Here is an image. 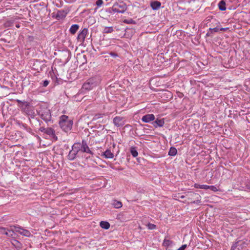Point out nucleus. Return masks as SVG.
<instances>
[{
  "label": "nucleus",
  "mask_w": 250,
  "mask_h": 250,
  "mask_svg": "<svg viewBox=\"0 0 250 250\" xmlns=\"http://www.w3.org/2000/svg\"><path fill=\"white\" fill-rule=\"evenodd\" d=\"M101 78L99 76L91 77L87 80L83 84L80 90L79 94H85L99 85L101 83Z\"/></svg>",
  "instance_id": "f257e3e1"
},
{
  "label": "nucleus",
  "mask_w": 250,
  "mask_h": 250,
  "mask_svg": "<svg viewBox=\"0 0 250 250\" xmlns=\"http://www.w3.org/2000/svg\"><path fill=\"white\" fill-rule=\"evenodd\" d=\"M59 125L61 128L65 132L70 131L73 125V120L66 115H62L60 118Z\"/></svg>",
  "instance_id": "f03ea898"
},
{
  "label": "nucleus",
  "mask_w": 250,
  "mask_h": 250,
  "mask_svg": "<svg viewBox=\"0 0 250 250\" xmlns=\"http://www.w3.org/2000/svg\"><path fill=\"white\" fill-rule=\"evenodd\" d=\"M187 199L186 202L190 203L191 204H199L201 203V197L196 193L189 191L186 193Z\"/></svg>",
  "instance_id": "7ed1b4c3"
},
{
  "label": "nucleus",
  "mask_w": 250,
  "mask_h": 250,
  "mask_svg": "<svg viewBox=\"0 0 250 250\" xmlns=\"http://www.w3.org/2000/svg\"><path fill=\"white\" fill-rule=\"evenodd\" d=\"M126 10V4L123 2L115 3L111 7V10L114 13H124Z\"/></svg>",
  "instance_id": "20e7f679"
},
{
  "label": "nucleus",
  "mask_w": 250,
  "mask_h": 250,
  "mask_svg": "<svg viewBox=\"0 0 250 250\" xmlns=\"http://www.w3.org/2000/svg\"><path fill=\"white\" fill-rule=\"evenodd\" d=\"M78 146H80V143H76L72 146V149L69 151L67 156L68 160L72 161L76 158L77 154L80 151V149Z\"/></svg>",
  "instance_id": "39448f33"
},
{
  "label": "nucleus",
  "mask_w": 250,
  "mask_h": 250,
  "mask_svg": "<svg viewBox=\"0 0 250 250\" xmlns=\"http://www.w3.org/2000/svg\"><path fill=\"white\" fill-rule=\"evenodd\" d=\"M39 114L45 122H47L51 119V115L50 110L47 108L42 109L39 112Z\"/></svg>",
  "instance_id": "423d86ee"
},
{
  "label": "nucleus",
  "mask_w": 250,
  "mask_h": 250,
  "mask_svg": "<svg viewBox=\"0 0 250 250\" xmlns=\"http://www.w3.org/2000/svg\"><path fill=\"white\" fill-rule=\"evenodd\" d=\"M12 229L13 231L18 232L20 234L26 237H29L32 236L31 233L28 230L25 229L21 227L14 226L12 227Z\"/></svg>",
  "instance_id": "0eeeda50"
},
{
  "label": "nucleus",
  "mask_w": 250,
  "mask_h": 250,
  "mask_svg": "<svg viewBox=\"0 0 250 250\" xmlns=\"http://www.w3.org/2000/svg\"><path fill=\"white\" fill-rule=\"evenodd\" d=\"M71 56V52L68 49L62 50L61 54V60L65 63L68 62L70 59Z\"/></svg>",
  "instance_id": "6e6552de"
},
{
  "label": "nucleus",
  "mask_w": 250,
  "mask_h": 250,
  "mask_svg": "<svg viewBox=\"0 0 250 250\" xmlns=\"http://www.w3.org/2000/svg\"><path fill=\"white\" fill-rule=\"evenodd\" d=\"M79 146L80 151H82L83 152H85L87 153L90 154L91 155L93 154V153L90 150V148H89L88 145H87L86 142L84 140H83L82 141V143H80V146Z\"/></svg>",
  "instance_id": "1a4fd4ad"
},
{
  "label": "nucleus",
  "mask_w": 250,
  "mask_h": 250,
  "mask_svg": "<svg viewBox=\"0 0 250 250\" xmlns=\"http://www.w3.org/2000/svg\"><path fill=\"white\" fill-rule=\"evenodd\" d=\"M113 122L114 125L117 127H121L125 124V118L120 116H116L113 118Z\"/></svg>",
  "instance_id": "9d476101"
},
{
  "label": "nucleus",
  "mask_w": 250,
  "mask_h": 250,
  "mask_svg": "<svg viewBox=\"0 0 250 250\" xmlns=\"http://www.w3.org/2000/svg\"><path fill=\"white\" fill-rule=\"evenodd\" d=\"M88 33V29L87 28H83L81 31L77 36L78 41L81 43H83L85 40L86 36Z\"/></svg>",
  "instance_id": "9b49d317"
},
{
  "label": "nucleus",
  "mask_w": 250,
  "mask_h": 250,
  "mask_svg": "<svg viewBox=\"0 0 250 250\" xmlns=\"http://www.w3.org/2000/svg\"><path fill=\"white\" fill-rule=\"evenodd\" d=\"M19 18L17 16H14L7 20L4 23L5 27H11L13 25V23Z\"/></svg>",
  "instance_id": "f8f14e48"
},
{
  "label": "nucleus",
  "mask_w": 250,
  "mask_h": 250,
  "mask_svg": "<svg viewBox=\"0 0 250 250\" xmlns=\"http://www.w3.org/2000/svg\"><path fill=\"white\" fill-rule=\"evenodd\" d=\"M155 120V116L153 114H146L142 118V121L144 123H148Z\"/></svg>",
  "instance_id": "ddd939ff"
},
{
  "label": "nucleus",
  "mask_w": 250,
  "mask_h": 250,
  "mask_svg": "<svg viewBox=\"0 0 250 250\" xmlns=\"http://www.w3.org/2000/svg\"><path fill=\"white\" fill-rule=\"evenodd\" d=\"M152 124L155 128L163 127L165 124V120L164 118L161 119H157L155 121L152 123Z\"/></svg>",
  "instance_id": "4468645a"
},
{
  "label": "nucleus",
  "mask_w": 250,
  "mask_h": 250,
  "mask_svg": "<svg viewBox=\"0 0 250 250\" xmlns=\"http://www.w3.org/2000/svg\"><path fill=\"white\" fill-rule=\"evenodd\" d=\"M44 132L51 136L52 137H56V140H57V137L55 134V131L52 128H47L43 129Z\"/></svg>",
  "instance_id": "2eb2a0df"
},
{
  "label": "nucleus",
  "mask_w": 250,
  "mask_h": 250,
  "mask_svg": "<svg viewBox=\"0 0 250 250\" xmlns=\"http://www.w3.org/2000/svg\"><path fill=\"white\" fill-rule=\"evenodd\" d=\"M67 14V12L64 10L59 11L56 15V18L58 19H62L64 18Z\"/></svg>",
  "instance_id": "dca6fc26"
},
{
  "label": "nucleus",
  "mask_w": 250,
  "mask_h": 250,
  "mask_svg": "<svg viewBox=\"0 0 250 250\" xmlns=\"http://www.w3.org/2000/svg\"><path fill=\"white\" fill-rule=\"evenodd\" d=\"M161 5V3L160 1H152L150 3V6L152 9L154 10H157L159 9Z\"/></svg>",
  "instance_id": "f3484780"
},
{
  "label": "nucleus",
  "mask_w": 250,
  "mask_h": 250,
  "mask_svg": "<svg viewBox=\"0 0 250 250\" xmlns=\"http://www.w3.org/2000/svg\"><path fill=\"white\" fill-rule=\"evenodd\" d=\"M103 155L107 159H112L114 157L113 153L108 149L103 153Z\"/></svg>",
  "instance_id": "a211bd4d"
},
{
  "label": "nucleus",
  "mask_w": 250,
  "mask_h": 250,
  "mask_svg": "<svg viewBox=\"0 0 250 250\" xmlns=\"http://www.w3.org/2000/svg\"><path fill=\"white\" fill-rule=\"evenodd\" d=\"M100 226L102 228L107 229L110 227V224L107 221H102L100 223Z\"/></svg>",
  "instance_id": "6ab92c4d"
},
{
  "label": "nucleus",
  "mask_w": 250,
  "mask_h": 250,
  "mask_svg": "<svg viewBox=\"0 0 250 250\" xmlns=\"http://www.w3.org/2000/svg\"><path fill=\"white\" fill-rule=\"evenodd\" d=\"M12 244L18 250L21 249L22 248L21 244L16 239H13L12 240Z\"/></svg>",
  "instance_id": "aec40b11"
},
{
  "label": "nucleus",
  "mask_w": 250,
  "mask_h": 250,
  "mask_svg": "<svg viewBox=\"0 0 250 250\" xmlns=\"http://www.w3.org/2000/svg\"><path fill=\"white\" fill-rule=\"evenodd\" d=\"M79 27V26L78 24H73L69 29L70 32L72 34H74L76 33V32L77 31Z\"/></svg>",
  "instance_id": "412c9836"
},
{
  "label": "nucleus",
  "mask_w": 250,
  "mask_h": 250,
  "mask_svg": "<svg viewBox=\"0 0 250 250\" xmlns=\"http://www.w3.org/2000/svg\"><path fill=\"white\" fill-rule=\"evenodd\" d=\"M219 9L221 11H224L226 9V2L224 0H221L218 4Z\"/></svg>",
  "instance_id": "4be33fe9"
},
{
  "label": "nucleus",
  "mask_w": 250,
  "mask_h": 250,
  "mask_svg": "<svg viewBox=\"0 0 250 250\" xmlns=\"http://www.w3.org/2000/svg\"><path fill=\"white\" fill-rule=\"evenodd\" d=\"M112 205L116 208H120L123 206L121 202L117 200L113 201Z\"/></svg>",
  "instance_id": "5701e85b"
},
{
  "label": "nucleus",
  "mask_w": 250,
  "mask_h": 250,
  "mask_svg": "<svg viewBox=\"0 0 250 250\" xmlns=\"http://www.w3.org/2000/svg\"><path fill=\"white\" fill-rule=\"evenodd\" d=\"M130 151V153H131L132 156L133 157H136L138 155V153L136 149V147L135 146L131 147Z\"/></svg>",
  "instance_id": "b1692460"
},
{
  "label": "nucleus",
  "mask_w": 250,
  "mask_h": 250,
  "mask_svg": "<svg viewBox=\"0 0 250 250\" xmlns=\"http://www.w3.org/2000/svg\"><path fill=\"white\" fill-rule=\"evenodd\" d=\"M177 150L176 148L171 147L168 152V155L171 156H174L176 155Z\"/></svg>",
  "instance_id": "393cba45"
},
{
  "label": "nucleus",
  "mask_w": 250,
  "mask_h": 250,
  "mask_svg": "<svg viewBox=\"0 0 250 250\" xmlns=\"http://www.w3.org/2000/svg\"><path fill=\"white\" fill-rule=\"evenodd\" d=\"M194 187L196 188H200L204 189H207L208 185H200L198 184H195L194 185Z\"/></svg>",
  "instance_id": "a878e982"
},
{
  "label": "nucleus",
  "mask_w": 250,
  "mask_h": 250,
  "mask_svg": "<svg viewBox=\"0 0 250 250\" xmlns=\"http://www.w3.org/2000/svg\"><path fill=\"white\" fill-rule=\"evenodd\" d=\"M113 31L112 27H105L104 29V33H110Z\"/></svg>",
  "instance_id": "bb28decb"
},
{
  "label": "nucleus",
  "mask_w": 250,
  "mask_h": 250,
  "mask_svg": "<svg viewBox=\"0 0 250 250\" xmlns=\"http://www.w3.org/2000/svg\"><path fill=\"white\" fill-rule=\"evenodd\" d=\"M172 244V242L168 239H165L163 242V245L165 246H169Z\"/></svg>",
  "instance_id": "cd10ccee"
},
{
  "label": "nucleus",
  "mask_w": 250,
  "mask_h": 250,
  "mask_svg": "<svg viewBox=\"0 0 250 250\" xmlns=\"http://www.w3.org/2000/svg\"><path fill=\"white\" fill-rule=\"evenodd\" d=\"M208 188H207V189H209L214 192H216V191H219V189L217 188L214 186H208Z\"/></svg>",
  "instance_id": "c85d7f7f"
},
{
  "label": "nucleus",
  "mask_w": 250,
  "mask_h": 250,
  "mask_svg": "<svg viewBox=\"0 0 250 250\" xmlns=\"http://www.w3.org/2000/svg\"><path fill=\"white\" fill-rule=\"evenodd\" d=\"M147 227L150 230L155 229H156V226L155 225L150 223L147 224Z\"/></svg>",
  "instance_id": "c756f323"
},
{
  "label": "nucleus",
  "mask_w": 250,
  "mask_h": 250,
  "mask_svg": "<svg viewBox=\"0 0 250 250\" xmlns=\"http://www.w3.org/2000/svg\"><path fill=\"white\" fill-rule=\"evenodd\" d=\"M103 3L104 1L103 0H97L96 2V5L97 6L96 9L101 7L103 5Z\"/></svg>",
  "instance_id": "7c9ffc66"
},
{
  "label": "nucleus",
  "mask_w": 250,
  "mask_h": 250,
  "mask_svg": "<svg viewBox=\"0 0 250 250\" xmlns=\"http://www.w3.org/2000/svg\"><path fill=\"white\" fill-rule=\"evenodd\" d=\"M103 116H104V114H96L94 116L93 120H96L99 118H102L103 117Z\"/></svg>",
  "instance_id": "2f4dec72"
},
{
  "label": "nucleus",
  "mask_w": 250,
  "mask_h": 250,
  "mask_svg": "<svg viewBox=\"0 0 250 250\" xmlns=\"http://www.w3.org/2000/svg\"><path fill=\"white\" fill-rule=\"evenodd\" d=\"M209 31H210L212 33H213V32H218L219 31V28L217 27H215V28H209Z\"/></svg>",
  "instance_id": "473e14b6"
},
{
  "label": "nucleus",
  "mask_w": 250,
  "mask_h": 250,
  "mask_svg": "<svg viewBox=\"0 0 250 250\" xmlns=\"http://www.w3.org/2000/svg\"><path fill=\"white\" fill-rule=\"evenodd\" d=\"M124 22L126 23L135 24L136 23L135 21L132 19L125 20Z\"/></svg>",
  "instance_id": "72a5a7b5"
},
{
  "label": "nucleus",
  "mask_w": 250,
  "mask_h": 250,
  "mask_svg": "<svg viewBox=\"0 0 250 250\" xmlns=\"http://www.w3.org/2000/svg\"><path fill=\"white\" fill-rule=\"evenodd\" d=\"M49 83V82L47 80L43 81L42 83V86L44 87L47 86L48 85Z\"/></svg>",
  "instance_id": "f704fd0d"
},
{
  "label": "nucleus",
  "mask_w": 250,
  "mask_h": 250,
  "mask_svg": "<svg viewBox=\"0 0 250 250\" xmlns=\"http://www.w3.org/2000/svg\"><path fill=\"white\" fill-rule=\"evenodd\" d=\"M187 247V245L184 244L181 247H180L179 249H178L177 250H185V249Z\"/></svg>",
  "instance_id": "c9c22d12"
},
{
  "label": "nucleus",
  "mask_w": 250,
  "mask_h": 250,
  "mask_svg": "<svg viewBox=\"0 0 250 250\" xmlns=\"http://www.w3.org/2000/svg\"><path fill=\"white\" fill-rule=\"evenodd\" d=\"M228 29H229L228 27H226V28L222 27V28H219V31H227Z\"/></svg>",
  "instance_id": "e433bc0d"
},
{
  "label": "nucleus",
  "mask_w": 250,
  "mask_h": 250,
  "mask_svg": "<svg viewBox=\"0 0 250 250\" xmlns=\"http://www.w3.org/2000/svg\"><path fill=\"white\" fill-rule=\"evenodd\" d=\"M212 33L210 31H209V30H208V32L207 33L206 36H207V37H209V36H211V34Z\"/></svg>",
  "instance_id": "4c0bfd02"
},
{
  "label": "nucleus",
  "mask_w": 250,
  "mask_h": 250,
  "mask_svg": "<svg viewBox=\"0 0 250 250\" xmlns=\"http://www.w3.org/2000/svg\"><path fill=\"white\" fill-rule=\"evenodd\" d=\"M110 55L113 57H117V54L115 53H113V52H111L110 53Z\"/></svg>",
  "instance_id": "58836bf2"
},
{
  "label": "nucleus",
  "mask_w": 250,
  "mask_h": 250,
  "mask_svg": "<svg viewBox=\"0 0 250 250\" xmlns=\"http://www.w3.org/2000/svg\"><path fill=\"white\" fill-rule=\"evenodd\" d=\"M184 198H186V195H182L180 196V198L184 199Z\"/></svg>",
  "instance_id": "ea45409f"
},
{
  "label": "nucleus",
  "mask_w": 250,
  "mask_h": 250,
  "mask_svg": "<svg viewBox=\"0 0 250 250\" xmlns=\"http://www.w3.org/2000/svg\"><path fill=\"white\" fill-rule=\"evenodd\" d=\"M16 27H17V28H20V24H17L16 25Z\"/></svg>",
  "instance_id": "a19ab883"
},
{
  "label": "nucleus",
  "mask_w": 250,
  "mask_h": 250,
  "mask_svg": "<svg viewBox=\"0 0 250 250\" xmlns=\"http://www.w3.org/2000/svg\"><path fill=\"white\" fill-rule=\"evenodd\" d=\"M16 101L19 103H21V101L20 100H17Z\"/></svg>",
  "instance_id": "79ce46f5"
},
{
  "label": "nucleus",
  "mask_w": 250,
  "mask_h": 250,
  "mask_svg": "<svg viewBox=\"0 0 250 250\" xmlns=\"http://www.w3.org/2000/svg\"><path fill=\"white\" fill-rule=\"evenodd\" d=\"M3 233L6 234V235H8V232H3Z\"/></svg>",
  "instance_id": "37998d69"
},
{
  "label": "nucleus",
  "mask_w": 250,
  "mask_h": 250,
  "mask_svg": "<svg viewBox=\"0 0 250 250\" xmlns=\"http://www.w3.org/2000/svg\"><path fill=\"white\" fill-rule=\"evenodd\" d=\"M0 229H1V230H5V229H4V228H0Z\"/></svg>",
  "instance_id": "c03bdc74"
},
{
  "label": "nucleus",
  "mask_w": 250,
  "mask_h": 250,
  "mask_svg": "<svg viewBox=\"0 0 250 250\" xmlns=\"http://www.w3.org/2000/svg\"><path fill=\"white\" fill-rule=\"evenodd\" d=\"M86 61H85V62H83L82 63L84 64V63H86Z\"/></svg>",
  "instance_id": "a18cd8bd"
},
{
  "label": "nucleus",
  "mask_w": 250,
  "mask_h": 250,
  "mask_svg": "<svg viewBox=\"0 0 250 250\" xmlns=\"http://www.w3.org/2000/svg\"><path fill=\"white\" fill-rule=\"evenodd\" d=\"M85 56L84 55H83V57L85 58Z\"/></svg>",
  "instance_id": "49530a36"
},
{
  "label": "nucleus",
  "mask_w": 250,
  "mask_h": 250,
  "mask_svg": "<svg viewBox=\"0 0 250 250\" xmlns=\"http://www.w3.org/2000/svg\"><path fill=\"white\" fill-rule=\"evenodd\" d=\"M52 138H54L56 140V137H52Z\"/></svg>",
  "instance_id": "de8ad7c7"
}]
</instances>
